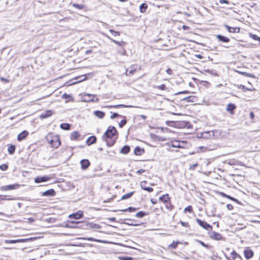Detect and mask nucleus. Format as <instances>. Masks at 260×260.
I'll return each mask as SVG.
<instances>
[{"mask_svg":"<svg viewBox=\"0 0 260 260\" xmlns=\"http://www.w3.org/2000/svg\"><path fill=\"white\" fill-rule=\"evenodd\" d=\"M116 197V195H112L111 198H107L105 199V194H104V197L103 198L104 203H108L111 202Z\"/></svg>","mask_w":260,"mask_h":260,"instance_id":"58836bf2","label":"nucleus"},{"mask_svg":"<svg viewBox=\"0 0 260 260\" xmlns=\"http://www.w3.org/2000/svg\"><path fill=\"white\" fill-rule=\"evenodd\" d=\"M127 210H128L130 212H134L136 211V208H132V207H129L127 209L122 210V211L123 212L126 211Z\"/></svg>","mask_w":260,"mask_h":260,"instance_id":"09e8293b","label":"nucleus"},{"mask_svg":"<svg viewBox=\"0 0 260 260\" xmlns=\"http://www.w3.org/2000/svg\"><path fill=\"white\" fill-rule=\"evenodd\" d=\"M121 115H120L119 114L116 113H113L112 114V115L110 116V118L112 119H113L117 117H121Z\"/></svg>","mask_w":260,"mask_h":260,"instance_id":"de8ad7c7","label":"nucleus"},{"mask_svg":"<svg viewBox=\"0 0 260 260\" xmlns=\"http://www.w3.org/2000/svg\"><path fill=\"white\" fill-rule=\"evenodd\" d=\"M124 106L123 105H107L105 107L110 109V108H119L120 107H124Z\"/></svg>","mask_w":260,"mask_h":260,"instance_id":"ea45409f","label":"nucleus"},{"mask_svg":"<svg viewBox=\"0 0 260 260\" xmlns=\"http://www.w3.org/2000/svg\"><path fill=\"white\" fill-rule=\"evenodd\" d=\"M198 166V164H196L192 165L190 166V167H189V169H190V170H194V169H195V168H196V167H197Z\"/></svg>","mask_w":260,"mask_h":260,"instance_id":"864d4df0","label":"nucleus"},{"mask_svg":"<svg viewBox=\"0 0 260 260\" xmlns=\"http://www.w3.org/2000/svg\"><path fill=\"white\" fill-rule=\"evenodd\" d=\"M240 87L243 89V90H250V91H252V89H249V88H246L245 86L244 85H240Z\"/></svg>","mask_w":260,"mask_h":260,"instance_id":"5fc2aeb1","label":"nucleus"},{"mask_svg":"<svg viewBox=\"0 0 260 260\" xmlns=\"http://www.w3.org/2000/svg\"><path fill=\"white\" fill-rule=\"evenodd\" d=\"M147 8H148L147 4L146 3H143L140 6V11L142 13H144L146 12Z\"/></svg>","mask_w":260,"mask_h":260,"instance_id":"7c9ffc66","label":"nucleus"},{"mask_svg":"<svg viewBox=\"0 0 260 260\" xmlns=\"http://www.w3.org/2000/svg\"><path fill=\"white\" fill-rule=\"evenodd\" d=\"M196 221L200 226L207 231H211L213 229L212 225L208 223L207 222L203 221L200 219L197 218L196 219Z\"/></svg>","mask_w":260,"mask_h":260,"instance_id":"0eeeda50","label":"nucleus"},{"mask_svg":"<svg viewBox=\"0 0 260 260\" xmlns=\"http://www.w3.org/2000/svg\"><path fill=\"white\" fill-rule=\"evenodd\" d=\"M147 214L144 211H140L139 212H138L136 215V216L137 217H139V218H142L144 216L146 215Z\"/></svg>","mask_w":260,"mask_h":260,"instance_id":"79ce46f5","label":"nucleus"},{"mask_svg":"<svg viewBox=\"0 0 260 260\" xmlns=\"http://www.w3.org/2000/svg\"><path fill=\"white\" fill-rule=\"evenodd\" d=\"M96 141V138L95 136H91L89 137L86 141V144L88 146H90L93 144L95 143Z\"/></svg>","mask_w":260,"mask_h":260,"instance_id":"aec40b11","label":"nucleus"},{"mask_svg":"<svg viewBox=\"0 0 260 260\" xmlns=\"http://www.w3.org/2000/svg\"><path fill=\"white\" fill-rule=\"evenodd\" d=\"M145 153V150L143 148L140 146H137L134 149V154L136 155L140 156Z\"/></svg>","mask_w":260,"mask_h":260,"instance_id":"6ab92c4d","label":"nucleus"},{"mask_svg":"<svg viewBox=\"0 0 260 260\" xmlns=\"http://www.w3.org/2000/svg\"><path fill=\"white\" fill-rule=\"evenodd\" d=\"M80 137V133L78 131H74L70 135V139L72 141H77Z\"/></svg>","mask_w":260,"mask_h":260,"instance_id":"a211bd4d","label":"nucleus"},{"mask_svg":"<svg viewBox=\"0 0 260 260\" xmlns=\"http://www.w3.org/2000/svg\"><path fill=\"white\" fill-rule=\"evenodd\" d=\"M209 237L211 239L214 240H220L222 238L220 234L216 232H211L209 235Z\"/></svg>","mask_w":260,"mask_h":260,"instance_id":"ddd939ff","label":"nucleus"},{"mask_svg":"<svg viewBox=\"0 0 260 260\" xmlns=\"http://www.w3.org/2000/svg\"><path fill=\"white\" fill-rule=\"evenodd\" d=\"M107 38L111 40L112 42L114 43L115 44L118 45L120 47V48L117 50V52L118 54L121 55H126V51L125 49L124 48L123 46L126 44V43L124 41L119 42L114 39H112L110 37L107 36Z\"/></svg>","mask_w":260,"mask_h":260,"instance_id":"20e7f679","label":"nucleus"},{"mask_svg":"<svg viewBox=\"0 0 260 260\" xmlns=\"http://www.w3.org/2000/svg\"><path fill=\"white\" fill-rule=\"evenodd\" d=\"M151 202L153 204H156L157 201L156 200H154V199H151Z\"/></svg>","mask_w":260,"mask_h":260,"instance_id":"338daca9","label":"nucleus"},{"mask_svg":"<svg viewBox=\"0 0 260 260\" xmlns=\"http://www.w3.org/2000/svg\"><path fill=\"white\" fill-rule=\"evenodd\" d=\"M8 169V166L4 164L0 166V169L2 171H6Z\"/></svg>","mask_w":260,"mask_h":260,"instance_id":"a18cd8bd","label":"nucleus"},{"mask_svg":"<svg viewBox=\"0 0 260 260\" xmlns=\"http://www.w3.org/2000/svg\"><path fill=\"white\" fill-rule=\"evenodd\" d=\"M136 72V70L131 71L128 73V71H126V74L127 75H131L133 74L134 72Z\"/></svg>","mask_w":260,"mask_h":260,"instance_id":"680f3d73","label":"nucleus"},{"mask_svg":"<svg viewBox=\"0 0 260 260\" xmlns=\"http://www.w3.org/2000/svg\"><path fill=\"white\" fill-rule=\"evenodd\" d=\"M180 244H181V242L179 241H173V242L168 246L167 249L168 250H174L178 247Z\"/></svg>","mask_w":260,"mask_h":260,"instance_id":"f3484780","label":"nucleus"},{"mask_svg":"<svg viewBox=\"0 0 260 260\" xmlns=\"http://www.w3.org/2000/svg\"><path fill=\"white\" fill-rule=\"evenodd\" d=\"M28 132L26 130L22 131L21 133L18 135L17 140L18 141H21L28 136Z\"/></svg>","mask_w":260,"mask_h":260,"instance_id":"dca6fc26","label":"nucleus"},{"mask_svg":"<svg viewBox=\"0 0 260 260\" xmlns=\"http://www.w3.org/2000/svg\"><path fill=\"white\" fill-rule=\"evenodd\" d=\"M224 196V197H226L227 198H228V199H230V200H232V201H235V202H238V200H237V199H235V198H233V197H230V196H227V195H226V194H224V196Z\"/></svg>","mask_w":260,"mask_h":260,"instance_id":"8fccbe9b","label":"nucleus"},{"mask_svg":"<svg viewBox=\"0 0 260 260\" xmlns=\"http://www.w3.org/2000/svg\"><path fill=\"white\" fill-rule=\"evenodd\" d=\"M159 201L165 205V207L169 211H172L174 208V206L171 202V197L168 193L161 195L159 198Z\"/></svg>","mask_w":260,"mask_h":260,"instance_id":"7ed1b4c3","label":"nucleus"},{"mask_svg":"<svg viewBox=\"0 0 260 260\" xmlns=\"http://www.w3.org/2000/svg\"><path fill=\"white\" fill-rule=\"evenodd\" d=\"M228 260H243L241 256L235 250H233L230 253L229 257L227 258Z\"/></svg>","mask_w":260,"mask_h":260,"instance_id":"1a4fd4ad","label":"nucleus"},{"mask_svg":"<svg viewBox=\"0 0 260 260\" xmlns=\"http://www.w3.org/2000/svg\"><path fill=\"white\" fill-rule=\"evenodd\" d=\"M134 191H132L127 193H126L121 197V200H126L129 199L134 194Z\"/></svg>","mask_w":260,"mask_h":260,"instance_id":"4c0bfd02","label":"nucleus"},{"mask_svg":"<svg viewBox=\"0 0 260 260\" xmlns=\"http://www.w3.org/2000/svg\"><path fill=\"white\" fill-rule=\"evenodd\" d=\"M236 107V106L234 104L229 103L227 105L226 110L231 114L233 115Z\"/></svg>","mask_w":260,"mask_h":260,"instance_id":"2eb2a0df","label":"nucleus"},{"mask_svg":"<svg viewBox=\"0 0 260 260\" xmlns=\"http://www.w3.org/2000/svg\"><path fill=\"white\" fill-rule=\"evenodd\" d=\"M84 225L88 228V230L90 229H99L101 228V226L99 224L92 222H88V223H85Z\"/></svg>","mask_w":260,"mask_h":260,"instance_id":"412c9836","label":"nucleus"},{"mask_svg":"<svg viewBox=\"0 0 260 260\" xmlns=\"http://www.w3.org/2000/svg\"><path fill=\"white\" fill-rule=\"evenodd\" d=\"M51 179V177L48 176H38L35 178L36 183H40L43 182H46Z\"/></svg>","mask_w":260,"mask_h":260,"instance_id":"9d476101","label":"nucleus"},{"mask_svg":"<svg viewBox=\"0 0 260 260\" xmlns=\"http://www.w3.org/2000/svg\"><path fill=\"white\" fill-rule=\"evenodd\" d=\"M16 150V147L14 145H8V151L10 154H13Z\"/></svg>","mask_w":260,"mask_h":260,"instance_id":"c756f323","label":"nucleus"},{"mask_svg":"<svg viewBox=\"0 0 260 260\" xmlns=\"http://www.w3.org/2000/svg\"><path fill=\"white\" fill-rule=\"evenodd\" d=\"M119 133L114 126L110 125L102 136V139L108 147L113 146L117 142Z\"/></svg>","mask_w":260,"mask_h":260,"instance_id":"f257e3e1","label":"nucleus"},{"mask_svg":"<svg viewBox=\"0 0 260 260\" xmlns=\"http://www.w3.org/2000/svg\"><path fill=\"white\" fill-rule=\"evenodd\" d=\"M103 150H104L103 148H102V147L98 148V150L100 151H103Z\"/></svg>","mask_w":260,"mask_h":260,"instance_id":"774afa93","label":"nucleus"},{"mask_svg":"<svg viewBox=\"0 0 260 260\" xmlns=\"http://www.w3.org/2000/svg\"><path fill=\"white\" fill-rule=\"evenodd\" d=\"M243 254L245 257L247 259L252 258L254 256V252L250 247H247L244 249Z\"/></svg>","mask_w":260,"mask_h":260,"instance_id":"6e6552de","label":"nucleus"},{"mask_svg":"<svg viewBox=\"0 0 260 260\" xmlns=\"http://www.w3.org/2000/svg\"><path fill=\"white\" fill-rule=\"evenodd\" d=\"M219 3L220 4H229V2L227 0H220L219 1Z\"/></svg>","mask_w":260,"mask_h":260,"instance_id":"4d7b16f0","label":"nucleus"},{"mask_svg":"<svg viewBox=\"0 0 260 260\" xmlns=\"http://www.w3.org/2000/svg\"><path fill=\"white\" fill-rule=\"evenodd\" d=\"M20 187V185L18 183L13 184L6 185L2 186L0 187V190L3 191H6L11 190H15L18 189Z\"/></svg>","mask_w":260,"mask_h":260,"instance_id":"423d86ee","label":"nucleus"},{"mask_svg":"<svg viewBox=\"0 0 260 260\" xmlns=\"http://www.w3.org/2000/svg\"><path fill=\"white\" fill-rule=\"evenodd\" d=\"M183 212L184 213H192L193 212V208L191 205H189L184 209Z\"/></svg>","mask_w":260,"mask_h":260,"instance_id":"e433bc0d","label":"nucleus"},{"mask_svg":"<svg viewBox=\"0 0 260 260\" xmlns=\"http://www.w3.org/2000/svg\"><path fill=\"white\" fill-rule=\"evenodd\" d=\"M153 88L159 90L169 91V88L165 84H162L159 85L154 86Z\"/></svg>","mask_w":260,"mask_h":260,"instance_id":"393cba45","label":"nucleus"},{"mask_svg":"<svg viewBox=\"0 0 260 260\" xmlns=\"http://www.w3.org/2000/svg\"><path fill=\"white\" fill-rule=\"evenodd\" d=\"M0 80L2 82H5V83H8V82H10V80L8 79H6V78H5L4 77H1L0 78Z\"/></svg>","mask_w":260,"mask_h":260,"instance_id":"603ef678","label":"nucleus"},{"mask_svg":"<svg viewBox=\"0 0 260 260\" xmlns=\"http://www.w3.org/2000/svg\"><path fill=\"white\" fill-rule=\"evenodd\" d=\"M130 147L128 145L124 146L120 150V152L123 154H127L130 151Z\"/></svg>","mask_w":260,"mask_h":260,"instance_id":"a878e982","label":"nucleus"},{"mask_svg":"<svg viewBox=\"0 0 260 260\" xmlns=\"http://www.w3.org/2000/svg\"><path fill=\"white\" fill-rule=\"evenodd\" d=\"M121 117L123 118V119L120 121L119 123V126L121 128L123 127L127 123L126 117L124 116H121Z\"/></svg>","mask_w":260,"mask_h":260,"instance_id":"c9c22d12","label":"nucleus"},{"mask_svg":"<svg viewBox=\"0 0 260 260\" xmlns=\"http://www.w3.org/2000/svg\"><path fill=\"white\" fill-rule=\"evenodd\" d=\"M189 93V92L187 91H183L179 92L177 93L176 94H182V93Z\"/></svg>","mask_w":260,"mask_h":260,"instance_id":"0e129e2a","label":"nucleus"},{"mask_svg":"<svg viewBox=\"0 0 260 260\" xmlns=\"http://www.w3.org/2000/svg\"><path fill=\"white\" fill-rule=\"evenodd\" d=\"M60 127L63 130H69L71 128V125L67 123H62L60 125Z\"/></svg>","mask_w":260,"mask_h":260,"instance_id":"473e14b6","label":"nucleus"},{"mask_svg":"<svg viewBox=\"0 0 260 260\" xmlns=\"http://www.w3.org/2000/svg\"><path fill=\"white\" fill-rule=\"evenodd\" d=\"M217 38L218 39L219 41L228 43L230 42V39L226 37L219 35L217 36Z\"/></svg>","mask_w":260,"mask_h":260,"instance_id":"bb28decb","label":"nucleus"},{"mask_svg":"<svg viewBox=\"0 0 260 260\" xmlns=\"http://www.w3.org/2000/svg\"><path fill=\"white\" fill-rule=\"evenodd\" d=\"M121 259L122 260H133V257H123V258H121Z\"/></svg>","mask_w":260,"mask_h":260,"instance_id":"13d9d810","label":"nucleus"},{"mask_svg":"<svg viewBox=\"0 0 260 260\" xmlns=\"http://www.w3.org/2000/svg\"><path fill=\"white\" fill-rule=\"evenodd\" d=\"M52 115V111L50 110H46L44 113H42L40 118L42 119L47 118Z\"/></svg>","mask_w":260,"mask_h":260,"instance_id":"b1692460","label":"nucleus"},{"mask_svg":"<svg viewBox=\"0 0 260 260\" xmlns=\"http://www.w3.org/2000/svg\"><path fill=\"white\" fill-rule=\"evenodd\" d=\"M94 114L95 116L100 119L103 118L105 115V113L101 111H95Z\"/></svg>","mask_w":260,"mask_h":260,"instance_id":"c85d7f7f","label":"nucleus"},{"mask_svg":"<svg viewBox=\"0 0 260 260\" xmlns=\"http://www.w3.org/2000/svg\"><path fill=\"white\" fill-rule=\"evenodd\" d=\"M56 194L55 190L53 189H50L46 190L44 192H43V195L45 196H54Z\"/></svg>","mask_w":260,"mask_h":260,"instance_id":"cd10ccee","label":"nucleus"},{"mask_svg":"<svg viewBox=\"0 0 260 260\" xmlns=\"http://www.w3.org/2000/svg\"><path fill=\"white\" fill-rule=\"evenodd\" d=\"M73 7L79 10H82L86 8V6L84 4H73Z\"/></svg>","mask_w":260,"mask_h":260,"instance_id":"72a5a7b5","label":"nucleus"},{"mask_svg":"<svg viewBox=\"0 0 260 260\" xmlns=\"http://www.w3.org/2000/svg\"><path fill=\"white\" fill-rule=\"evenodd\" d=\"M46 139L48 143L50 144L52 148L56 149L61 145V141L58 135L50 133L46 136Z\"/></svg>","mask_w":260,"mask_h":260,"instance_id":"f03ea898","label":"nucleus"},{"mask_svg":"<svg viewBox=\"0 0 260 260\" xmlns=\"http://www.w3.org/2000/svg\"><path fill=\"white\" fill-rule=\"evenodd\" d=\"M109 31H110V32H111V34L113 36H115V37H116V36H120V32L117 31H115V30H113V29H110Z\"/></svg>","mask_w":260,"mask_h":260,"instance_id":"c03bdc74","label":"nucleus"},{"mask_svg":"<svg viewBox=\"0 0 260 260\" xmlns=\"http://www.w3.org/2000/svg\"><path fill=\"white\" fill-rule=\"evenodd\" d=\"M140 185L141 188L145 191H147L149 192H151L153 191V188L152 187L147 186V182L145 180L141 181Z\"/></svg>","mask_w":260,"mask_h":260,"instance_id":"9b49d317","label":"nucleus"},{"mask_svg":"<svg viewBox=\"0 0 260 260\" xmlns=\"http://www.w3.org/2000/svg\"><path fill=\"white\" fill-rule=\"evenodd\" d=\"M84 213L82 211L79 210L77 212L72 213L69 216V218L70 219H79L82 218L83 216Z\"/></svg>","mask_w":260,"mask_h":260,"instance_id":"f8f14e48","label":"nucleus"},{"mask_svg":"<svg viewBox=\"0 0 260 260\" xmlns=\"http://www.w3.org/2000/svg\"><path fill=\"white\" fill-rule=\"evenodd\" d=\"M226 208L229 210H232L234 209V206L231 204H228L226 205Z\"/></svg>","mask_w":260,"mask_h":260,"instance_id":"3c124183","label":"nucleus"},{"mask_svg":"<svg viewBox=\"0 0 260 260\" xmlns=\"http://www.w3.org/2000/svg\"><path fill=\"white\" fill-rule=\"evenodd\" d=\"M225 27L228 29L229 32L231 33H235V32H239L240 30V28L239 27H232L231 26H229L228 25H225Z\"/></svg>","mask_w":260,"mask_h":260,"instance_id":"4be33fe9","label":"nucleus"},{"mask_svg":"<svg viewBox=\"0 0 260 260\" xmlns=\"http://www.w3.org/2000/svg\"><path fill=\"white\" fill-rule=\"evenodd\" d=\"M180 223L181 224V225L182 226L185 227L187 229H190V224L188 222H184V221H180Z\"/></svg>","mask_w":260,"mask_h":260,"instance_id":"37998d69","label":"nucleus"},{"mask_svg":"<svg viewBox=\"0 0 260 260\" xmlns=\"http://www.w3.org/2000/svg\"><path fill=\"white\" fill-rule=\"evenodd\" d=\"M92 52V50L91 49L88 50L85 52L86 54H89V53H91Z\"/></svg>","mask_w":260,"mask_h":260,"instance_id":"69168bd1","label":"nucleus"},{"mask_svg":"<svg viewBox=\"0 0 260 260\" xmlns=\"http://www.w3.org/2000/svg\"><path fill=\"white\" fill-rule=\"evenodd\" d=\"M166 72L169 75H171L172 74V73H173L172 70L171 69H170V68L166 70Z\"/></svg>","mask_w":260,"mask_h":260,"instance_id":"bf43d9fd","label":"nucleus"},{"mask_svg":"<svg viewBox=\"0 0 260 260\" xmlns=\"http://www.w3.org/2000/svg\"><path fill=\"white\" fill-rule=\"evenodd\" d=\"M62 98L63 99L67 100V102L73 101L72 96L71 95L68 94L66 93H64L62 94Z\"/></svg>","mask_w":260,"mask_h":260,"instance_id":"f704fd0d","label":"nucleus"},{"mask_svg":"<svg viewBox=\"0 0 260 260\" xmlns=\"http://www.w3.org/2000/svg\"><path fill=\"white\" fill-rule=\"evenodd\" d=\"M143 173H145L146 174H149V171L148 170H144V169H140L139 170H138L137 172H136V174L137 175H142Z\"/></svg>","mask_w":260,"mask_h":260,"instance_id":"a19ab883","label":"nucleus"},{"mask_svg":"<svg viewBox=\"0 0 260 260\" xmlns=\"http://www.w3.org/2000/svg\"><path fill=\"white\" fill-rule=\"evenodd\" d=\"M81 168L82 170L87 169L90 165V162L87 159H82L80 161Z\"/></svg>","mask_w":260,"mask_h":260,"instance_id":"4468645a","label":"nucleus"},{"mask_svg":"<svg viewBox=\"0 0 260 260\" xmlns=\"http://www.w3.org/2000/svg\"><path fill=\"white\" fill-rule=\"evenodd\" d=\"M27 241L26 239H17V240H6L5 243L7 244H14L20 242H24Z\"/></svg>","mask_w":260,"mask_h":260,"instance_id":"5701e85b","label":"nucleus"},{"mask_svg":"<svg viewBox=\"0 0 260 260\" xmlns=\"http://www.w3.org/2000/svg\"><path fill=\"white\" fill-rule=\"evenodd\" d=\"M85 223H88V222L87 221H82L80 222H77V228H81L84 230H88V228L86 227L85 225H84Z\"/></svg>","mask_w":260,"mask_h":260,"instance_id":"2f4dec72","label":"nucleus"},{"mask_svg":"<svg viewBox=\"0 0 260 260\" xmlns=\"http://www.w3.org/2000/svg\"><path fill=\"white\" fill-rule=\"evenodd\" d=\"M186 143V142L185 141L173 140L169 143V145L174 148H183L185 147Z\"/></svg>","mask_w":260,"mask_h":260,"instance_id":"39448f33","label":"nucleus"},{"mask_svg":"<svg viewBox=\"0 0 260 260\" xmlns=\"http://www.w3.org/2000/svg\"><path fill=\"white\" fill-rule=\"evenodd\" d=\"M182 28L184 29V30H189L190 29V27L188 26H186V25H183L182 26Z\"/></svg>","mask_w":260,"mask_h":260,"instance_id":"052dcab7","label":"nucleus"},{"mask_svg":"<svg viewBox=\"0 0 260 260\" xmlns=\"http://www.w3.org/2000/svg\"><path fill=\"white\" fill-rule=\"evenodd\" d=\"M250 118L251 119V120H253L254 118V114L253 112H251L250 113Z\"/></svg>","mask_w":260,"mask_h":260,"instance_id":"6e6d98bb","label":"nucleus"},{"mask_svg":"<svg viewBox=\"0 0 260 260\" xmlns=\"http://www.w3.org/2000/svg\"><path fill=\"white\" fill-rule=\"evenodd\" d=\"M198 243L201 245L202 246L206 248H209L210 247V246H209L208 244H205L203 241H198Z\"/></svg>","mask_w":260,"mask_h":260,"instance_id":"49530a36","label":"nucleus"},{"mask_svg":"<svg viewBox=\"0 0 260 260\" xmlns=\"http://www.w3.org/2000/svg\"><path fill=\"white\" fill-rule=\"evenodd\" d=\"M195 56L199 59H203L204 58L203 56L200 54H196Z\"/></svg>","mask_w":260,"mask_h":260,"instance_id":"e2e57ef3","label":"nucleus"}]
</instances>
